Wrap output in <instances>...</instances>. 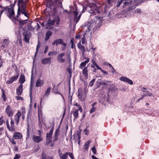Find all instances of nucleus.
Segmentation results:
<instances>
[{
    "instance_id": "nucleus-1",
    "label": "nucleus",
    "mask_w": 159,
    "mask_h": 159,
    "mask_svg": "<svg viewBox=\"0 0 159 159\" xmlns=\"http://www.w3.org/2000/svg\"><path fill=\"white\" fill-rule=\"evenodd\" d=\"M28 0H19L17 3L18 8L17 9V14L16 16V19L15 20V23H16V21L19 22L20 25L22 26L26 23V21L28 19L22 20L21 18V14L24 15L28 18H29L30 14L28 12L27 7V2Z\"/></svg>"
},
{
    "instance_id": "nucleus-2",
    "label": "nucleus",
    "mask_w": 159,
    "mask_h": 159,
    "mask_svg": "<svg viewBox=\"0 0 159 159\" xmlns=\"http://www.w3.org/2000/svg\"><path fill=\"white\" fill-rule=\"evenodd\" d=\"M16 1H14V3L11 4L10 5L6 6V15L13 22H15V20L16 19V16H15V11L14 7H15Z\"/></svg>"
},
{
    "instance_id": "nucleus-3",
    "label": "nucleus",
    "mask_w": 159,
    "mask_h": 159,
    "mask_svg": "<svg viewBox=\"0 0 159 159\" xmlns=\"http://www.w3.org/2000/svg\"><path fill=\"white\" fill-rule=\"evenodd\" d=\"M132 2L130 1V0H118V2H117V4L116 5V7H119L120 5L122 4L123 3V5L122 6H121L122 8H124L126 6H128L131 5Z\"/></svg>"
},
{
    "instance_id": "nucleus-4",
    "label": "nucleus",
    "mask_w": 159,
    "mask_h": 159,
    "mask_svg": "<svg viewBox=\"0 0 159 159\" xmlns=\"http://www.w3.org/2000/svg\"><path fill=\"white\" fill-rule=\"evenodd\" d=\"M10 125L11 126H10L9 123V121L7 120L6 121V124L7 129L8 130L11 132H13L15 131L16 129L14 126V120L11 117L10 119Z\"/></svg>"
},
{
    "instance_id": "nucleus-5",
    "label": "nucleus",
    "mask_w": 159,
    "mask_h": 159,
    "mask_svg": "<svg viewBox=\"0 0 159 159\" xmlns=\"http://www.w3.org/2000/svg\"><path fill=\"white\" fill-rule=\"evenodd\" d=\"M15 73L16 75V76H13L10 77L9 80H8L6 82L7 84H11L13 83L14 81L17 80L19 76V71L17 70H15Z\"/></svg>"
},
{
    "instance_id": "nucleus-6",
    "label": "nucleus",
    "mask_w": 159,
    "mask_h": 159,
    "mask_svg": "<svg viewBox=\"0 0 159 159\" xmlns=\"http://www.w3.org/2000/svg\"><path fill=\"white\" fill-rule=\"evenodd\" d=\"M58 44H61L63 45L64 47H65L66 46V43H64L63 40L61 39H58L55 40L52 43V45H56V46H57Z\"/></svg>"
},
{
    "instance_id": "nucleus-7",
    "label": "nucleus",
    "mask_w": 159,
    "mask_h": 159,
    "mask_svg": "<svg viewBox=\"0 0 159 159\" xmlns=\"http://www.w3.org/2000/svg\"><path fill=\"white\" fill-rule=\"evenodd\" d=\"M65 55V53L64 52H62L59 54L57 55V60L59 63H62L65 61L66 60L65 58L63 57Z\"/></svg>"
},
{
    "instance_id": "nucleus-8",
    "label": "nucleus",
    "mask_w": 159,
    "mask_h": 159,
    "mask_svg": "<svg viewBox=\"0 0 159 159\" xmlns=\"http://www.w3.org/2000/svg\"><path fill=\"white\" fill-rule=\"evenodd\" d=\"M23 34L24 36V40L25 42L26 43H29L30 36V33H28L27 31L23 32Z\"/></svg>"
},
{
    "instance_id": "nucleus-9",
    "label": "nucleus",
    "mask_w": 159,
    "mask_h": 159,
    "mask_svg": "<svg viewBox=\"0 0 159 159\" xmlns=\"http://www.w3.org/2000/svg\"><path fill=\"white\" fill-rule=\"evenodd\" d=\"M32 139L34 143H38L42 141L43 139L41 136H37L34 135L32 137Z\"/></svg>"
},
{
    "instance_id": "nucleus-10",
    "label": "nucleus",
    "mask_w": 159,
    "mask_h": 159,
    "mask_svg": "<svg viewBox=\"0 0 159 159\" xmlns=\"http://www.w3.org/2000/svg\"><path fill=\"white\" fill-rule=\"evenodd\" d=\"M21 115V113L20 111H18L17 113L15 115L14 120L16 125H18L19 122L20 117Z\"/></svg>"
},
{
    "instance_id": "nucleus-11",
    "label": "nucleus",
    "mask_w": 159,
    "mask_h": 159,
    "mask_svg": "<svg viewBox=\"0 0 159 159\" xmlns=\"http://www.w3.org/2000/svg\"><path fill=\"white\" fill-rule=\"evenodd\" d=\"M5 111L9 117H12L13 112L12 110L11 109V107L9 105L7 106V107Z\"/></svg>"
},
{
    "instance_id": "nucleus-12",
    "label": "nucleus",
    "mask_w": 159,
    "mask_h": 159,
    "mask_svg": "<svg viewBox=\"0 0 159 159\" xmlns=\"http://www.w3.org/2000/svg\"><path fill=\"white\" fill-rule=\"evenodd\" d=\"M38 115L39 118V126L40 127L42 126L41 121L44 122L43 121V118L42 117V114L41 112L38 111Z\"/></svg>"
},
{
    "instance_id": "nucleus-13",
    "label": "nucleus",
    "mask_w": 159,
    "mask_h": 159,
    "mask_svg": "<svg viewBox=\"0 0 159 159\" xmlns=\"http://www.w3.org/2000/svg\"><path fill=\"white\" fill-rule=\"evenodd\" d=\"M145 92L146 93H143L140 98L136 101L137 102H139L140 100L143 99L146 96H151L152 95V93H149L148 91H146Z\"/></svg>"
},
{
    "instance_id": "nucleus-14",
    "label": "nucleus",
    "mask_w": 159,
    "mask_h": 159,
    "mask_svg": "<svg viewBox=\"0 0 159 159\" xmlns=\"http://www.w3.org/2000/svg\"><path fill=\"white\" fill-rule=\"evenodd\" d=\"M84 59L86 60L82 62L80 64L79 68L80 69H83V68L85 67L86 64L88 63L89 61V58L85 57Z\"/></svg>"
},
{
    "instance_id": "nucleus-15",
    "label": "nucleus",
    "mask_w": 159,
    "mask_h": 159,
    "mask_svg": "<svg viewBox=\"0 0 159 159\" xmlns=\"http://www.w3.org/2000/svg\"><path fill=\"white\" fill-rule=\"evenodd\" d=\"M51 58L50 57H46L43 58L41 61V63L44 65L49 64L51 63Z\"/></svg>"
},
{
    "instance_id": "nucleus-16",
    "label": "nucleus",
    "mask_w": 159,
    "mask_h": 159,
    "mask_svg": "<svg viewBox=\"0 0 159 159\" xmlns=\"http://www.w3.org/2000/svg\"><path fill=\"white\" fill-rule=\"evenodd\" d=\"M120 80L121 81L127 82L131 85L133 84L132 81L126 77H121L120 78Z\"/></svg>"
},
{
    "instance_id": "nucleus-17",
    "label": "nucleus",
    "mask_w": 159,
    "mask_h": 159,
    "mask_svg": "<svg viewBox=\"0 0 159 159\" xmlns=\"http://www.w3.org/2000/svg\"><path fill=\"white\" fill-rule=\"evenodd\" d=\"M59 155L61 159H66L67 157V152H66L65 154H63L60 149L58 150Z\"/></svg>"
},
{
    "instance_id": "nucleus-18",
    "label": "nucleus",
    "mask_w": 159,
    "mask_h": 159,
    "mask_svg": "<svg viewBox=\"0 0 159 159\" xmlns=\"http://www.w3.org/2000/svg\"><path fill=\"white\" fill-rule=\"evenodd\" d=\"M23 85L22 84H20L16 89V93L17 95L20 96L22 94L23 92Z\"/></svg>"
},
{
    "instance_id": "nucleus-19",
    "label": "nucleus",
    "mask_w": 159,
    "mask_h": 159,
    "mask_svg": "<svg viewBox=\"0 0 159 159\" xmlns=\"http://www.w3.org/2000/svg\"><path fill=\"white\" fill-rule=\"evenodd\" d=\"M44 81L43 80H41L40 78L38 79L36 83V87H39L42 86L44 84Z\"/></svg>"
},
{
    "instance_id": "nucleus-20",
    "label": "nucleus",
    "mask_w": 159,
    "mask_h": 159,
    "mask_svg": "<svg viewBox=\"0 0 159 159\" xmlns=\"http://www.w3.org/2000/svg\"><path fill=\"white\" fill-rule=\"evenodd\" d=\"M70 9L71 10V12L74 13V15H75L76 16L78 15L79 10L78 9L76 6H74L71 7V9L70 8Z\"/></svg>"
},
{
    "instance_id": "nucleus-21",
    "label": "nucleus",
    "mask_w": 159,
    "mask_h": 159,
    "mask_svg": "<svg viewBox=\"0 0 159 159\" xmlns=\"http://www.w3.org/2000/svg\"><path fill=\"white\" fill-rule=\"evenodd\" d=\"M52 139H46V142L45 145L46 146L49 145V146L51 147H53L54 145V143L52 141Z\"/></svg>"
},
{
    "instance_id": "nucleus-22",
    "label": "nucleus",
    "mask_w": 159,
    "mask_h": 159,
    "mask_svg": "<svg viewBox=\"0 0 159 159\" xmlns=\"http://www.w3.org/2000/svg\"><path fill=\"white\" fill-rule=\"evenodd\" d=\"M88 66L85 67L83 69L82 73L84 76V77L85 79H87L88 76Z\"/></svg>"
},
{
    "instance_id": "nucleus-23",
    "label": "nucleus",
    "mask_w": 159,
    "mask_h": 159,
    "mask_svg": "<svg viewBox=\"0 0 159 159\" xmlns=\"http://www.w3.org/2000/svg\"><path fill=\"white\" fill-rule=\"evenodd\" d=\"M73 110H75V111H72L71 112V113H73V115L74 118V120H75L79 117V114L78 111H80V110H76L75 109V108H73Z\"/></svg>"
},
{
    "instance_id": "nucleus-24",
    "label": "nucleus",
    "mask_w": 159,
    "mask_h": 159,
    "mask_svg": "<svg viewBox=\"0 0 159 159\" xmlns=\"http://www.w3.org/2000/svg\"><path fill=\"white\" fill-rule=\"evenodd\" d=\"M52 32L50 30H48L46 32L44 40L45 41L48 40L52 35Z\"/></svg>"
},
{
    "instance_id": "nucleus-25",
    "label": "nucleus",
    "mask_w": 159,
    "mask_h": 159,
    "mask_svg": "<svg viewBox=\"0 0 159 159\" xmlns=\"http://www.w3.org/2000/svg\"><path fill=\"white\" fill-rule=\"evenodd\" d=\"M31 113L30 111L28 112L26 117V121L27 122V127H29L30 125V121L31 120Z\"/></svg>"
},
{
    "instance_id": "nucleus-26",
    "label": "nucleus",
    "mask_w": 159,
    "mask_h": 159,
    "mask_svg": "<svg viewBox=\"0 0 159 159\" xmlns=\"http://www.w3.org/2000/svg\"><path fill=\"white\" fill-rule=\"evenodd\" d=\"M84 7L83 6V10L82 11V12L81 13H80V15H79L78 16H76L75 15H74V20H75V22L76 23H77L79 21V20L80 19L81 16L82 14L84 12Z\"/></svg>"
},
{
    "instance_id": "nucleus-27",
    "label": "nucleus",
    "mask_w": 159,
    "mask_h": 159,
    "mask_svg": "<svg viewBox=\"0 0 159 159\" xmlns=\"http://www.w3.org/2000/svg\"><path fill=\"white\" fill-rule=\"evenodd\" d=\"M83 92L81 89H79L78 90V97L79 98L81 101L83 100Z\"/></svg>"
},
{
    "instance_id": "nucleus-28",
    "label": "nucleus",
    "mask_w": 159,
    "mask_h": 159,
    "mask_svg": "<svg viewBox=\"0 0 159 159\" xmlns=\"http://www.w3.org/2000/svg\"><path fill=\"white\" fill-rule=\"evenodd\" d=\"M78 48L82 52L83 54H84L85 52V49L84 46L81 45L80 42L77 44Z\"/></svg>"
},
{
    "instance_id": "nucleus-29",
    "label": "nucleus",
    "mask_w": 159,
    "mask_h": 159,
    "mask_svg": "<svg viewBox=\"0 0 159 159\" xmlns=\"http://www.w3.org/2000/svg\"><path fill=\"white\" fill-rule=\"evenodd\" d=\"M91 141L90 140H88L85 143L84 146L83 148L85 151H88L89 149V147L90 143H91Z\"/></svg>"
},
{
    "instance_id": "nucleus-30",
    "label": "nucleus",
    "mask_w": 159,
    "mask_h": 159,
    "mask_svg": "<svg viewBox=\"0 0 159 159\" xmlns=\"http://www.w3.org/2000/svg\"><path fill=\"white\" fill-rule=\"evenodd\" d=\"M22 137V135L20 133L16 132L14 134L13 138L15 139H20Z\"/></svg>"
},
{
    "instance_id": "nucleus-31",
    "label": "nucleus",
    "mask_w": 159,
    "mask_h": 159,
    "mask_svg": "<svg viewBox=\"0 0 159 159\" xmlns=\"http://www.w3.org/2000/svg\"><path fill=\"white\" fill-rule=\"evenodd\" d=\"M54 17H53L52 20H54V22H56L57 25H58L59 24V22L60 21L59 17L58 15L54 16Z\"/></svg>"
},
{
    "instance_id": "nucleus-32",
    "label": "nucleus",
    "mask_w": 159,
    "mask_h": 159,
    "mask_svg": "<svg viewBox=\"0 0 159 159\" xmlns=\"http://www.w3.org/2000/svg\"><path fill=\"white\" fill-rule=\"evenodd\" d=\"M25 78L24 75L22 74L20 75V78L19 79V82L20 84H23L25 81Z\"/></svg>"
},
{
    "instance_id": "nucleus-33",
    "label": "nucleus",
    "mask_w": 159,
    "mask_h": 159,
    "mask_svg": "<svg viewBox=\"0 0 159 159\" xmlns=\"http://www.w3.org/2000/svg\"><path fill=\"white\" fill-rule=\"evenodd\" d=\"M138 5V4H136L134 6H133L128 7L124 11L126 13H128V12H129L131 10H132L134 9L136 6H137Z\"/></svg>"
},
{
    "instance_id": "nucleus-34",
    "label": "nucleus",
    "mask_w": 159,
    "mask_h": 159,
    "mask_svg": "<svg viewBox=\"0 0 159 159\" xmlns=\"http://www.w3.org/2000/svg\"><path fill=\"white\" fill-rule=\"evenodd\" d=\"M40 48V43L39 41L38 42V44L36 47V51L35 54L34 55V61L35 59L36 58L37 56V53H38V51H39Z\"/></svg>"
},
{
    "instance_id": "nucleus-35",
    "label": "nucleus",
    "mask_w": 159,
    "mask_h": 159,
    "mask_svg": "<svg viewBox=\"0 0 159 159\" xmlns=\"http://www.w3.org/2000/svg\"><path fill=\"white\" fill-rule=\"evenodd\" d=\"M34 82V79L33 78L32 75L31 78V82H30V98H31L32 97V86Z\"/></svg>"
},
{
    "instance_id": "nucleus-36",
    "label": "nucleus",
    "mask_w": 159,
    "mask_h": 159,
    "mask_svg": "<svg viewBox=\"0 0 159 159\" xmlns=\"http://www.w3.org/2000/svg\"><path fill=\"white\" fill-rule=\"evenodd\" d=\"M34 82V79L33 78L32 75L31 78V82H30V98H31L32 97V86Z\"/></svg>"
},
{
    "instance_id": "nucleus-37",
    "label": "nucleus",
    "mask_w": 159,
    "mask_h": 159,
    "mask_svg": "<svg viewBox=\"0 0 159 159\" xmlns=\"http://www.w3.org/2000/svg\"><path fill=\"white\" fill-rule=\"evenodd\" d=\"M55 23L54 20H51V18H49L47 23L46 24V25H54Z\"/></svg>"
},
{
    "instance_id": "nucleus-38",
    "label": "nucleus",
    "mask_w": 159,
    "mask_h": 159,
    "mask_svg": "<svg viewBox=\"0 0 159 159\" xmlns=\"http://www.w3.org/2000/svg\"><path fill=\"white\" fill-rule=\"evenodd\" d=\"M58 11L57 7H54L52 11V16L58 15Z\"/></svg>"
},
{
    "instance_id": "nucleus-39",
    "label": "nucleus",
    "mask_w": 159,
    "mask_h": 159,
    "mask_svg": "<svg viewBox=\"0 0 159 159\" xmlns=\"http://www.w3.org/2000/svg\"><path fill=\"white\" fill-rule=\"evenodd\" d=\"M2 98L3 99V102L6 101L7 99V97L5 95V91L3 89H2Z\"/></svg>"
},
{
    "instance_id": "nucleus-40",
    "label": "nucleus",
    "mask_w": 159,
    "mask_h": 159,
    "mask_svg": "<svg viewBox=\"0 0 159 159\" xmlns=\"http://www.w3.org/2000/svg\"><path fill=\"white\" fill-rule=\"evenodd\" d=\"M101 85H102V80L100 79H98L96 83V85L97 86V88H98Z\"/></svg>"
},
{
    "instance_id": "nucleus-41",
    "label": "nucleus",
    "mask_w": 159,
    "mask_h": 159,
    "mask_svg": "<svg viewBox=\"0 0 159 159\" xmlns=\"http://www.w3.org/2000/svg\"><path fill=\"white\" fill-rule=\"evenodd\" d=\"M58 53L56 51H53L49 52L48 54V56H56Z\"/></svg>"
},
{
    "instance_id": "nucleus-42",
    "label": "nucleus",
    "mask_w": 159,
    "mask_h": 159,
    "mask_svg": "<svg viewBox=\"0 0 159 159\" xmlns=\"http://www.w3.org/2000/svg\"><path fill=\"white\" fill-rule=\"evenodd\" d=\"M53 133L51 132L48 133L46 134V139H52Z\"/></svg>"
},
{
    "instance_id": "nucleus-43",
    "label": "nucleus",
    "mask_w": 159,
    "mask_h": 159,
    "mask_svg": "<svg viewBox=\"0 0 159 159\" xmlns=\"http://www.w3.org/2000/svg\"><path fill=\"white\" fill-rule=\"evenodd\" d=\"M81 130L80 131H77V139L78 140V144L79 145H80V133H81Z\"/></svg>"
},
{
    "instance_id": "nucleus-44",
    "label": "nucleus",
    "mask_w": 159,
    "mask_h": 159,
    "mask_svg": "<svg viewBox=\"0 0 159 159\" xmlns=\"http://www.w3.org/2000/svg\"><path fill=\"white\" fill-rule=\"evenodd\" d=\"M74 106H76L78 107V109H76V110H80V112H81L82 111V108L81 106L78 104L77 103H75L73 105Z\"/></svg>"
},
{
    "instance_id": "nucleus-45",
    "label": "nucleus",
    "mask_w": 159,
    "mask_h": 159,
    "mask_svg": "<svg viewBox=\"0 0 159 159\" xmlns=\"http://www.w3.org/2000/svg\"><path fill=\"white\" fill-rule=\"evenodd\" d=\"M92 62L93 63V65H94L99 70H102V68L99 66L95 61L92 60Z\"/></svg>"
},
{
    "instance_id": "nucleus-46",
    "label": "nucleus",
    "mask_w": 159,
    "mask_h": 159,
    "mask_svg": "<svg viewBox=\"0 0 159 159\" xmlns=\"http://www.w3.org/2000/svg\"><path fill=\"white\" fill-rule=\"evenodd\" d=\"M51 88L50 87H48L45 92V95L47 96L49 95L51 91Z\"/></svg>"
},
{
    "instance_id": "nucleus-47",
    "label": "nucleus",
    "mask_w": 159,
    "mask_h": 159,
    "mask_svg": "<svg viewBox=\"0 0 159 159\" xmlns=\"http://www.w3.org/2000/svg\"><path fill=\"white\" fill-rule=\"evenodd\" d=\"M59 134H60V130H59V128H58L56 130L54 135L57 136H59Z\"/></svg>"
},
{
    "instance_id": "nucleus-48",
    "label": "nucleus",
    "mask_w": 159,
    "mask_h": 159,
    "mask_svg": "<svg viewBox=\"0 0 159 159\" xmlns=\"http://www.w3.org/2000/svg\"><path fill=\"white\" fill-rule=\"evenodd\" d=\"M47 158V154L45 153L44 152H43L42 153L41 159H45Z\"/></svg>"
},
{
    "instance_id": "nucleus-49",
    "label": "nucleus",
    "mask_w": 159,
    "mask_h": 159,
    "mask_svg": "<svg viewBox=\"0 0 159 159\" xmlns=\"http://www.w3.org/2000/svg\"><path fill=\"white\" fill-rule=\"evenodd\" d=\"M69 155L70 157L72 159H74V155L71 152H67V156Z\"/></svg>"
},
{
    "instance_id": "nucleus-50",
    "label": "nucleus",
    "mask_w": 159,
    "mask_h": 159,
    "mask_svg": "<svg viewBox=\"0 0 159 159\" xmlns=\"http://www.w3.org/2000/svg\"><path fill=\"white\" fill-rule=\"evenodd\" d=\"M3 116H1L0 117V125H2L4 122V121L3 120Z\"/></svg>"
},
{
    "instance_id": "nucleus-51",
    "label": "nucleus",
    "mask_w": 159,
    "mask_h": 159,
    "mask_svg": "<svg viewBox=\"0 0 159 159\" xmlns=\"http://www.w3.org/2000/svg\"><path fill=\"white\" fill-rule=\"evenodd\" d=\"M15 98V99L17 100H21L23 101L24 100V98L22 97L19 96H16Z\"/></svg>"
},
{
    "instance_id": "nucleus-52",
    "label": "nucleus",
    "mask_w": 159,
    "mask_h": 159,
    "mask_svg": "<svg viewBox=\"0 0 159 159\" xmlns=\"http://www.w3.org/2000/svg\"><path fill=\"white\" fill-rule=\"evenodd\" d=\"M95 80V79H93L90 81L89 84V86L92 87L93 85Z\"/></svg>"
},
{
    "instance_id": "nucleus-53",
    "label": "nucleus",
    "mask_w": 159,
    "mask_h": 159,
    "mask_svg": "<svg viewBox=\"0 0 159 159\" xmlns=\"http://www.w3.org/2000/svg\"><path fill=\"white\" fill-rule=\"evenodd\" d=\"M58 136H57L54 135V136L53 137V142H54L56 141H57L58 140Z\"/></svg>"
},
{
    "instance_id": "nucleus-54",
    "label": "nucleus",
    "mask_w": 159,
    "mask_h": 159,
    "mask_svg": "<svg viewBox=\"0 0 159 159\" xmlns=\"http://www.w3.org/2000/svg\"><path fill=\"white\" fill-rule=\"evenodd\" d=\"M9 43V42L8 39H5L4 40L3 44L4 45H7Z\"/></svg>"
},
{
    "instance_id": "nucleus-55",
    "label": "nucleus",
    "mask_w": 159,
    "mask_h": 159,
    "mask_svg": "<svg viewBox=\"0 0 159 159\" xmlns=\"http://www.w3.org/2000/svg\"><path fill=\"white\" fill-rule=\"evenodd\" d=\"M92 150L93 154H95L96 153V149L95 147L94 146L92 148Z\"/></svg>"
},
{
    "instance_id": "nucleus-56",
    "label": "nucleus",
    "mask_w": 159,
    "mask_h": 159,
    "mask_svg": "<svg viewBox=\"0 0 159 159\" xmlns=\"http://www.w3.org/2000/svg\"><path fill=\"white\" fill-rule=\"evenodd\" d=\"M21 110L22 111V114L25 115V108L23 107H21Z\"/></svg>"
},
{
    "instance_id": "nucleus-57",
    "label": "nucleus",
    "mask_w": 159,
    "mask_h": 159,
    "mask_svg": "<svg viewBox=\"0 0 159 159\" xmlns=\"http://www.w3.org/2000/svg\"><path fill=\"white\" fill-rule=\"evenodd\" d=\"M20 157V154H16L14 157L13 159H19Z\"/></svg>"
},
{
    "instance_id": "nucleus-58",
    "label": "nucleus",
    "mask_w": 159,
    "mask_h": 159,
    "mask_svg": "<svg viewBox=\"0 0 159 159\" xmlns=\"http://www.w3.org/2000/svg\"><path fill=\"white\" fill-rule=\"evenodd\" d=\"M74 39H71L70 43H71V48H74Z\"/></svg>"
},
{
    "instance_id": "nucleus-59",
    "label": "nucleus",
    "mask_w": 159,
    "mask_h": 159,
    "mask_svg": "<svg viewBox=\"0 0 159 159\" xmlns=\"http://www.w3.org/2000/svg\"><path fill=\"white\" fill-rule=\"evenodd\" d=\"M96 110V108L93 107L90 111V113H92L93 112Z\"/></svg>"
},
{
    "instance_id": "nucleus-60",
    "label": "nucleus",
    "mask_w": 159,
    "mask_h": 159,
    "mask_svg": "<svg viewBox=\"0 0 159 159\" xmlns=\"http://www.w3.org/2000/svg\"><path fill=\"white\" fill-rule=\"evenodd\" d=\"M48 49V46H46L45 47V49H44V53H46L47 52Z\"/></svg>"
},
{
    "instance_id": "nucleus-61",
    "label": "nucleus",
    "mask_w": 159,
    "mask_h": 159,
    "mask_svg": "<svg viewBox=\"0 0 159 159\" xmlns=\"http://www.w3.org/2000/svg\"><path fill=\"white\" fill-rule=\"evenodd\" d=\"M147 0H140L139 1L138 3L139 4L143 3L147 1Z\"/></svg>"
},
{
    "instance_id": "nucleus-62",
    "label": "nucleus",
    "mask_w": 159,
    "mask_h": 159,
    "mask_svg": "<svg viewBox=\"0 0 159 159\" xmlns=\"http://www.w3.org/2000/svg\"><path fill=\"white\" fill-rule=\"evenodd\" d=\"M10 141L11 143L12 144H16V142L14 139H10Z\"/></svg>"
},
{
    "instance_id": "nucleus-63",
    "label": "nucleus",
    "mask_w": 159,
    "mask_h": 159,
    "mask_svg": "<svg viewBox=\"0 0 159 159\" xmlns=\"http://www.w3.org/2000/svg\"><path fill=\"white\" fill-rule=\"evenodd\" d=\"M81 38V35L80 34H78L75 36V38L76 39H80Z\"/></svg>"
},
{
    "instance_id": "nucleus-64",
    "label": "nucleus",
    "mask_w": 159,
    "mask_h": 159,
    "mask_svg": "<svg viewBox=\"0 0 159 159\" xmlns=\"http://www.w3.org/2000/svg\"><path fill=\"white\" fill-rule=\"evenodd\" d=\"M3 129V127H0V136L2 134Z\"/></svg>"
}]
</instances>
